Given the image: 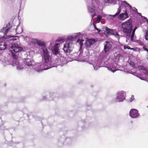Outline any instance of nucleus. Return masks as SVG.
Here are the masks:
<instances>
[{
  "instance_id": "nucleus-42",
  "label": "nucleus",
  "mask_w": 148,
  "mask_h": 148,
  "mask_svg": "<svg viewBox=\"0 0 148 148\" xmlns=\"http://www.w3.org/2000/svg\"><path fill=\"white\" fill-rule=\"evenodd\" d=\"M137 13L139 15L143 17L142 16H141V13L138 12H137Z\"/></svg>"
},
{
  "instance_id": "nucleus-41",
  "label": "nucleus",
  "mask_w": 148,
  "mask_h": 148,
  "mask_svg": "<svg viewBox=\"0 0 148 148\" xmlns=\"http://www.w3.org/2000/svg\"><path fill=\"white\" fill-rule=\"evenodd\" d=\"M144 19L146 21L148 20V19L145 17V16H143Z\"/></svg>"
},
{
  "instance_id": "nucleus-10",
  "label": "nucleus",
  "mask_w": 148,
  "mask_h": 148,
  "mask_svg": "<svg viewBox=\"0 0 148 148\" xmlns=\"http://www.w3.org/2000/svg\"><path fill=\"white\" fill-rule=\"evenodd\" d=\"M138 68L140 70V72L143 73L142 75L147 78L148 77V72L146 68L142 66H138Z\"/></svg>"
},
{
  "instance_id": "nucleus-37",
  "label": "nucleus",
  "mask_w": 148,
  "mask_h": 148,
  "mask_svg": "<svg viewBox=\"0 0 148 148\" xmlns=\"http://www.w3.org/2000/svg\"><path fill=\"white\" fill-rule=\"evenodd\" d=\"M135 12H137L138 11L135 8H132V9Z\"/></svg>"
},
{
  "instance_id": "nucleus-22",
  "label": "nucleus",
  "mask_w": 148,
  "mask_h": 148,
  "mask_svg": "<svg viewBox=\"0 0 148 148\" xmlns=\"http://www.w3.org/2000/svg\"><path fill=\"white\" fill-rule=\"evenodd\" d=\"M83 40H81L80 39H78L77 40V42L79 43V45H80V48L81 49H82V46L83 43L82 42Z\"/></svg>"
},
{
  "instance_id": "nucleus-21",
  "label": "nucleus",
  "mask_w": 148,
  "mask_h": 148,
  "mask_svg": "<svg viewBox=\"0 0 148 148\" xmlns=\"http://www.w3.org/2000/svg\"><path fill=\"white\" fill-rule=\"evenodd\" d=\"M37 45L40 46H44V47H45L46 46L45 42H42L40 40H38Z\"/></svg>"
},
{
  "instance_id": "nucleus-27",
  "label": "nucleus",
  "mask_w": 148,
  "mask_h": 148,
  "mask_svg": "<svg viewBox=\"0 0 148 148\" xmlns=\"http://www.w3.org/2000/svg\"><path fill=\"white\" fill-rule=\"evenodd\" d=\"M101 18H102V17L101 15H98L97 17V22L98 23H99Z\"/></svg>"
},
{
  "instance_id": "nucleus-17",
  "label": "nucleus",
  "mask_w": 148,
  "mask_h": 148,
  "mask_svg": "<svg viewBox=\"0 0 148 148\" xmlns=\"http://www.w3.org/2000/svg\"><path fill=\"white\" fill-rule=\"evenodd\" d=\"M76 36L73 37L72 36H69L67 38V41H69L70 42H72L75 40Z\"/></svg>"
},
{
  "instance_id": "nucleus-47",
  "label": "nucleus",
  "mask_w": 148,
  "mask_h": 148,
  "mask_svg": "<svg viewBox=\"0 0 148 148\" xmlns=\"http://www.w3.org/2000/svg\"><path fill=\"white\" fill-rule=\"evenodd\" d=\"M137 77H138V78H140L139 77H138V76H136Z\"/></svg>"
},
{
  "instance_id": "nucleus-43",
  "label": "nucleus",
  "mask_w": 148,
  "mask_h": 148,
  "mask_svg": "<svg viewBox=\"0 0 148 148\" xmlns=\"http://www.w3.org/2000/svg\"><path fill=\"white\" fill-rule=\"evenodd\" d=\"M146 21L147 22V23H148V20H147Z\"/></svg>"
},
{
  "instance_id": "nucleus-49",
  "label": "nucleus",
  "mask_w": 148,
  "mask_h": 148,
  "mask_svg": "<svg viewBox=\"0 0 148 148\" xmlns=\"http://www.w3.org/2000/svg\"><path fill=\"white\" fill-rule=\"evenodd\" d=\"M147 24L148 25V23H147Z\"/></svg>"
},
{
  "instance_id": "nucleus-20",
  "label": "nucleus",
  "mask_w": 148,
  "mask_h": 148,
  "mask_svg": "<svg viewBox=\"0 0 148 148\" xmlns=\"http://www.w3.org/2000/svg\"><path fill=\"white\" fill-rule=\"evenodd\" d=\"M6 47V46L4 45L3 42H0V50H3L5 49Z\"/></svg>"
},
{
  "instance_id": "nucleus-9",
  "label": "nucleus",
  "mask_w": 148,
  "mask_h": 148,
  "mask_svg": "<svg viewBox=\"0 0 148 148\" xmlns=\"http://www.w3.org/2000/svg\"><path fill=\"white\" fill-rule=\"evenodd\" d=\"M97 41L95 38L86 39L85 43V45L86 47H90L91 45L95 44Z\"/></svg>"
},
{
  "instance_id": "nucleus-15",
  "label": "nucleus",
  "mask_w": 148,
  "mask_h": 148,
  "mask_svg": "<svg viewBox=\"0 0 148 148\" xmlns=\"http://www.w3.org/2000/svg\"><path fill=\"white\" fill-rule=\"evenodd\" d=\"M58 43H56L55 45L54 46V48L53 49V51L54 52V53L55 55H57L58 54L59 52H58Z\"/></svg>"
},
{
  "instance_id": "nucleus-32",
  "label": "nucleus",
  "mask_w": 148,
  "mask_h": 148,
  "mask_svg": "<svg viewBox=\"0 0 148 148\" xmlns=\"http://www.w3.org/2000/svg\"><path fill=\"white\" fill-rule=\"evenodd\" d=\"M104 2L106 3H113L112 0H105Z\"/></svg>"
},
{
  "instance_id": "nucleus-44",
  "label": "nucleus",
  "mask_w": 148,
  "mask_h": 148,
  "mask_svg": "<svg viewBox=\"0 0 148 148\" xmlns=\"http://www.w3.org/2000/svg\"><path fill=\"white\" fill-rule=\"evenodd\" d=\"M88 107H89V108H90V106H88Z\"/></svg>"
},
{
  "instance_id": "nucleus-34",
  "label": "nucleus",
  "mask_w": 148,
  "mask_h": 148,
  "mask_svg": "<svg viewBox=\"0 0 148 148\" xmlns=\"http://www.w3.org/2000/svg\"><path fill=\"white\" fill-rule=\"evenodd\" d=\"M124 49H132V48H130V47L128 46H124Z\"/></svg>"
},
{
  "instance_id": "nucleus-5",
  "label": "nucleus",
  "mask_w": 148,
  "mask_h": 148,
  "mask_svg": "<svg viewBox=\"0 0 148 148\" xmlns=\"http://www.w3.org/2000/svg\"><path fill=\"white\" fill-rule=\"evenodd\" d=\"M73 44L72 43H67L64 45L63 50L66 53H70L73 50Z\"/></svg>"
},
{
  "instance_id": "nucleus-6",
  "label": "nucleus",
  "mask_w": 148,
  "mask_h": 148,
  "mask_svg": "<svg viewBox=\"0 0 148 148\" xmlns=\"http://www.w3.org/2000/svg\"><path fill=\"white\" fill-rule=\"evenodd\" d=\"M43 58L45 60V63H48L51 59V57L49 55L47 50L44 48L43 49Z\"/></svg>"
},
{
  "instance_id": "nucleus-25",
  "label": "nucleus",
  "mask_w": 148,
  "mask_h": 148,
  "mask_svg": "<svg viewBox=\"0 0 148 148\" xmlns=\"http://www.w3.org/2000/svg\"><path fill=\"white\" fill-rule=\"evenodd\" d=\"M106 32H107V33L108 34H111L112 32V29H107L106 28Z\"/></svg>"
},
{
  "instance_id": "nucleus-30",
  "label": "nucleus",
  "mask_w": 148,
  "mask_h": 148,
  "mask_svg": "<svg viewBox=\"0 0 148 148\" xmlns=\"http://www.w3.org/2000/svg\"><path fill=\"white\" fill-rule=\"evenodd\" d=\"M93 26H94V27L95 29H96V30L98 31L99 32H100V30L98 28H97L96 27V25H95V23H93Z\"/></svg>"
},
{
  "instance_id": "nucleus-16",
  "label": "nucleus",
  "mask_w": 148,
  "mask_h": 148,
  "mask_svg": "<svg viewBox=\"0 0 148 148\" xmlns=\"http://www.w3.org/2000/svg\"><path fill=\"white\" fill-rule=\"evenodd\" d=\"M128 62L129 63V64L130 66H131L132 67H133L134 69V70H133L134 71H135L137 66L136 65V64H135L134 62L130 61H128Z\"/></svg>"
},
{
  "instance_id": "nucleus-1",
  "label": "nucleus",
  "mask_w": 148,
  "mask_h": 148,
  "mask_svg": "<svg viewBox=\"0 0 148 148\" xmlns=\"http://www.w3.org/2000/svg\"><path fill=\"white\" fill-rule=\"evenodd\" d=\"M132 21L130 19H129L123 23L121 25L122 31L124 34L130 38L131 41L132 42H136L140 46H143V43L140 40H136V37L134 35L135 32L137 29V27H135L132 30Z\"/></svg>"
},
{
  "instance_id": "nucleus-2",
  "label": "nucleus",
  "mask_w": 148,
  "mask_h": 148,
  "mask_svg": "<svg viewBox=\"0 0 148 148\" xmlns=\"http://www.w3.org/2000/svg\"><path fill=\"white\" fill-rule=\"evenodd\" d=\"M116 97L114 100L115 102H123L126 98V92L123 90L118 91L116 94Z\"/></svg>"
},
{
  "instance_id": "nucleus-8",
  "label": "nucleus",
  "mask_w": 148,
  "mask_h": 148,
  "mask_svg": "<svg viewBox=\"0 0 148 148\" xmlns=\"http://www.w3.org/2000/svg\"><path fill=\"white\" fill-rule=\"evenodd\" d=\"M124 6L125 8L126 9L125 11L127 10V12H131V10L132 8V6H131L129 4L127 3V2L125 1L121 2V5L119 6H121H121Z\"/></svg>"
},
{
  "instance_id": "nucleus-35",
  "label": "nucleus",
  "mask_w": 148,
  "mask_h": 148,
  "mask_svg": "<svg viewBox=\"0 0 148 148\" xmlns=\"http://www.w3.org/2000/svg\"><path fill=\"white\" fill-rule=\"evenodd\" d=\"M145 40L148 41V34L147 32L146 33V34L145 36Z\"/></svg>"
},
{
  "instance_id": "nucleus-33",
  "label": "nucleus",
  "mask_w": 148,
  "mask_h": 148,
  "mask_svg": "<svg viewBox=\"0 0 148 148\" xmlns=\"http://www.w3.org/2000/svg\"><path fill=\"white\" fill-rule=\"evenodd\" d=\"M114 35H115V37L118 38V39L119 40L120 36L119 34H118V33L116 32L115 34H114Z\"/></svg>"
},
{
  "instance_id": "nucleus-29",
  "label": "nucleus",
  "mask_w": 148,
  "mask_h": 148,
  "mask_svg": "<svg viewBox=\"0 0 148 148\" xmlns=\"http://www.w3.org/2000/svg\"><path fill=\"white\" fill-rule=\"evenodd\" d=\"M12 37L13 38L10 39V40H17V38H18V37L16 36H13L10 37V38Z\"/></svg>"
},
{
  "instance_id": "nucleus-19",
  "label": "nucleus",
  "mask_w": 148,
  "mask_h": 148,
  "mask_svg": "<svg viewBox=\"0 0 148 148\" xmlns=\"http://www.w3.org/2000/svg\"><path fill=\"white\" fill-rule=\"evenodd\" d=\"M25 63L26 65L28 66H29L32 65V61L30 59H26L25 60Z\"/></svg>"
},
{
  "instance_id": "nucleus-11",
  "label": "nucleus",
  "mask_w": 148,
  "mask_h": 148,
  "mask_svg": "<svg viewBox=\"0 0 148 148\" xmlns=\"http://www.w3.org/2000/svg\"><path fill=\"white\" fill-rule=\"evenodd\" d=\"M115 64L114 63H110L107 65V68L108 70L112 71L113 73L115 72L118 70L116 69Z\"/></svg>"
},
{
  "instance_id": "nucleus-12",
  "label": "nucleus",
  "mask_w": 148,
  "mask_h": 148,
  "mask_svg": "<svg viewBox=\"0 0 148 148\" xmlns=\"http://www.w3.org/2000/svg\"><path fill=\"white\" fill-rule=\"evenodd\" d=\"M127 11H125L124 13H122L118 16L117 17L118 19L121 20H124L128 18L129 16L127 14Z\"/></svg>"
},
{
  "instance_id": "nucleus-3",
  "label": "nucleus",
  "mask_w": 148,
  "mask_h": 148,
  "mask_svg": "<svg viewBox=\"0 0 148 148\" xmlns=\"http://www.w3.org/2000/svg\"><path fill=\"white\" fill-rule=\"evenodd\" d=\"M121 6L118 9L117 11L114 15H112L111 14L106 15L105 17L106 18L109 20L115 21L116 20V17L119 15L121 12Z\"/></svg>"
},
{
  "instance_id": "nucleus-26",
  "label": "nucleus",
  "mask_w": 148,
  "mask_h": 148,
  "mask_svg": "<svg viewBox=\"0 0 148 148\" xmlns=\"http://www.w3.org/2000/svg\"><path fill=\"white\" fill-rule=\"evenodd\" d=\"M143 49L144 51H146L148 52L146 55V58L148 60V49L146 47H145V46H143Z\"/></svg>"
},
{
  "instance_id": "nucleus-28",
  "label": "nucleus",
  "mask_w": 148,
  "mask_h": 148,
  "mask_svg": "<svg viewBox=\"0 0 148 148\" xmlns=\"http://www.w3.org/2000/svg\"><path fill=\"white\" fill-rule=\"evenodd\" d=\"M134 99V95H132L131 97L130 98L129 101L130 102H131L133 101Z\"/></svg>"
},
{
  "instance_id": "nucleus-18",
  "label": "nucleus",
  "mask_w": 148,
  "mask_h": 148,
  "mask_svg": "<svg viewBox=\"0 0 148 148\" xmlns=\"http://www.w3.org/2000/svg\"><path fill=\"white\" fill-rule=\"evenodd\" d=\"M16 31L17 34H20L23 32V29L20 27H17Z\"/></svg>"
},
{
  "instance_id": "nucleus-4",
  "label": "nucleus",
  "mask_w": 148,
  "mask_h": 148,
  "mask_svg": "<svg viewBox=\"0 0 148 148\" xmlns=\"http://www.w3.org/2000/svg\"><path fill=\"white\" fill-rule=\"evenodd\" d=\"M92 7L89 6L88 7V10L89 12L91 13V16L92 17V20L93 19V17L96 15V13L97 12L98 10L96 6L93 4V3L92 4Z\"/></svg>"
},
{
  "instance_id": "nucleus-46",
  "label": "nucleus",
  "mask_w": 148,
  "mask_h": 148,
  "mask_svg": "<svg viewBox=\"0 0 148 148\" xmlns=\"http://www.w3.org/2000/svg\"><path fill=\"white\" fill-rule=\"evenodd\" d=\"M137 77H138V78H140L139 77H138V76H136Z\"/></svg>"
},
{
  "instance_id": "nucleus-7",
  "label": "nucleus",
  "mask_w": 148,
  "mask_h": 148,
  "mask_svg": "<svg viewBox=\"0 0 148 148\" xmlns=\"http://www.w3.org/2000/svg\"><path fill=\"white\" fill-rule=\"evenodd\" d=\"M129 115L133 119L137 118L140 114L138 110L135 109H132L130 112Z\"/></svg>"
},
{
  "instance_id": "nucleus-38",
  "label": "nucleus",
  "mask_w": 148,
  "mask_h": 148,
  "mask_svg": "<svg viewBox=\"0 0 148 148\" xmlns=\"http://www.w3.org/2000/svg\"><path fill=\"white\" fill-rule=\"evenodd\" d=\"M97 67H95L94 66V65H93V67H94V69H95V70H97V69L99 68V66H97Z\"/></svg>"
},
{
  "instance_id": "nucleus-31",
  "label": "nucleus",
  "mask_w": 148,
  "mask_h": 148,
  "mask_svg": "<svg viewBox=\"0 0 148 148\" xmlns=\"http://www.w3.org/2000/svg\"><path fill=\"white\" fill-rule=\"evenodd\" d=\"M39 40L36 39H33L32 40V42H33V43H34V44L38 43V42Z\"/></svg>"
},
{
  "instance_id": "nucleus-23",
  "label": "nucleus",
  "mask_w": 148,
  "mask_h": 148,
  "mask_svg": "<svg viewBox=\"0 0 148 148\" xmlns=\"http://www.w3.org/2000/svg\"><path fill=\"white\" fill-rule=\"evenodd\" d=\"M43 65H44V64H41L40 66V68H41V69L40 70H38V71H40L41 70H47V69H48L50 68V67H49V68H47V67L45 68V67L44 68H43Z\"/></svg>"
},
{
  "instance_id": "nucleus-13",
  "label": "nucleus",
  "mask_w": 148,
  "mask_h": 148,
  "mask_svg": "<svg viewBox=\"0 0 148 148\" xmlns=\"http://www.w3.org/2000/svg\"><path fill=\"white\" fill-rule=\"evenodd\" d=\"M12 48L15 53H18L23 49L22 47H19L17 45L15 44L12 45Z\"/></svg>"
},
{
  "instance_id": "nucleus-39",
  "label": "nucleus",
  "mask_w": 148,
  "mask_h": 148,
  "mask_svg": "<svg viewBox=\"0 0 148 148\" xmlns=\"http://www.w3.org/2000/svg\"><path fill=\"white\" fill-rule=\"evenodd\" d=\"M57 41H59V42H63L64 41V40L63 39H58L57 40Z\"/></svg>"
},
{
  "instance_id": "nucleus-48",
  "label": "nucleus",
  "mask_w": 148,
  "mask_h": 148,
  "mask_svg": "<svg viewBox=\"0 0 148 148\" xmlns=\"http://www.w3.org/2000/svg\"><path fill=\"white\" fill-rule=\"evenodd\" d=\"M147 108H148V106H147Z\"/></svg>"
},
{
  "instance_id": "nucleus-24",
  "label": "nucleus",
  "mask_w": 148,
  "mask_h": 148,
  "mask_svg": "<svg viewBox=\"0 0 148 148\" xmlns=\"http://www.w3.org/2000/svg\"><path fill=\"white\" fill-rule=\"evenodd\" d=\"M17 53H14L12 52V57L14 59H17L18 58V56L17 54Z\"/></svg>"
},
{
  "instance_id": "nucleus-40",
  "label": "nucleus",
  "mask_w": 148,
  "mask_h": 148,
  "mask_svg": "<svg viewBox=\"0 0 148 148\" xmlns=\"http://www.w3.org/2000/svg\"><path fill=\"white\" fill-rule=\"evenodd\" d=\"M9 29H6L5 32V34H6L8 33V31Z\"/></svg>"
},
{
  "instance_id": "nucleus-36",
  "label": "nucleus",
  "mask_w": 148,
  "mask_h": 148,
  "mask_svg": "<svg viewBox=\"0 0 148 148\" xmlns=\"http://www.w3.org/2000/svg\"><path fill=\"white\" fill-rule=\"evenodd\" d=\"M127 73H129L131 74H132V75H133L135 76H136V72H130L129 71H127L126 72Z\"/></svg>"
},
{
  "instance_id": "nucleus-45",
  "label": "nucleus",
  "mask_w": 148,
  "mask_h": 148,
  "mask_svg": "<svg viewBox=\"0 0 148 148\" xmlns=\"http://www.w3.org/2000/svg\"><path fill=\"white\" fill-rule=\"evenodd\" d=\"M140 79H143L142 78H140Z\"/></svg>"
},
{
  "instance_id": "nucleus-14",
  "label": "nucleus",
  "mask_w": 148,
  "mask_h": 148,
  "mask_svg": "<svg viewBox=\"0 0 148 148\" xmlns=\"http://www.w3.org/2000/svg\"><path fill=\"white\" fill-rule=\"evenodd\" d=\"M112 47V45L109 42H106V44L105 45L104 50L105 53L109 51Z\"/></svg>"
}]
</instances>
